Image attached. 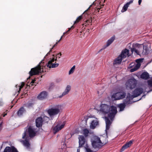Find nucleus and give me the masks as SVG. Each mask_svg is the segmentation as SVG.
<instances>
[{
	"mask_svg": "<svg viewBox=\"0 0 152 152\" xmlns=\"http://www.w3.org/2000/svg\"><path fill=\"white\" fill-rule=\"evenodd\" d=\"M53 56H54V55H53Z\"/></svg>",
	"mask_w": 152,
	"mask_h": 152,
	"instance_id": "e2e57ef3",
	"label": "nucleus"
},
{
	"mask_svg": "<svg viewBox=\"0 0 152 152\" xmlns=\"http://www.w3.org/2000/svg\"><path fill=\"white\" fill-rule=\"evenodd\" d=\"M104 6V5H101V7L100 8H98L97 9V10L98 11V12H99V10L100 9V8H102V7H103Z\"/></svg>",
	"mask_w": 152,
	"mask_h": 152,
	"instance_id": "a18cd8bd",
	"label": "nucleus"
},
{
	"mask_svg": "<svg viewBox=\"0 0 152 152\" xmlns=\"http://www.w3.org/2000/svg\"><path fill=\"white\" fill-rule=\"evenodd\" d=\"M48 95V93L46 91H43L40 93L38 96V98L40 100H43L45 99Z\"/></svg>",
	"mask_w": 152,
	"mask_h": 152,
	"instance_id": "412c9836",
	"label": "nucleus"
},
{
	"mask_svg": "<svg viewBox=\"0 0 152 152\" xmlns=\"http://www.w3.org/2000/svg\"><path fill=\"white\" fill-rule=\"evenodd\" d=\"M83 18V15H82L79 16L78 17H77L76 20L75 21L74 23V24H75L77 23H78L81 20H82Z\"/></svg>",
	"mask_w": 152,
	"mask_h": 152,
	"instance_id": "473e14b6",
	"label": "nucleus"
},
{
	"mask_svg": "<svg viewBox=\"0 0 152 152\" xmlns=\"http://www.w3.org/2000/svg\"><path fill=\"white\" fill-rule=\"evenodd\" d=\"M105 0H104V2H105Z\"/></svg>",
	"mask_w": 152,
	"mask_h": 152,
	"instance_id": "680f3d73",
	"label": "nucleus"
},
{
	"mask_svg": "<svg viewBox=\"0 0 152 152\" xmlns=\"http://www.w3.org/2000/svg\"><path fill=\"white\" fill-rule=\"evenodd\" d=\"M91 6V5L87 10H85V12H84V13H83V14L86 13L87 14V12L88 11V10L90 9Z\"/></svg>",
	"mask_w": 152,
	"mask_h": 152,
	"instance_id": "a19ab883",
	"label": "nucleus"
},
{
	"mask_svg": "<svg viewBox=\"0 0 152 152\" xmlns=\"http://www.w3.org/2000/svg\"><path fill=\"white\" fill-rule=\"evenodd\" d=\"M24 83L22 82L21 83V85L20 86L18 85V84L16 85L15 87L16 88H19L18 90L17 88V91L18 93V94L20 93V91H21V89L24 86Z\"/></svg>",
	"mask_w": 152,
	"mask_h": 152,
	"instance_id": "cd10ccee",
	"label": "nucleus"
},
{
	"mask_svg": "<svg viewBox=\"0 0 152 152\" xmlns=\"http://www.w3.org/2000/svg\"><path fill=\"white\" fill-rule=\"evenodd\" d=\"M106 122V132L107 133V131L110 128V126L112 124V122L110 121L108 117H105V118Z\"/></svg>",
	"mask_w": 152,
	"mask_h": 152,
	"instance_id": "a211bd4d",
	"label": "nucleus"
},
{
	"mask_svg": "<svg viewBox=\"0 0 152 152\" xmlns=\"http://www.w3.org/2000/svg\"><path fill=\"white\" fill-rule=\"evenodd\" d=\"M42 75H41V77L42 78Z\"/></svg>",
	"mask_w": 152,
	"mask_h": 152,
	"instance_id": "13d9d810",
	"label": "nucleus"
},
{
	"mask_svg": "<svg viewBox=\"0 0 152 152\" xmlns=\"http://www.w3.org/2000/svg\"><path fill=\"white\" fill-rule=\"evenodd\" d=\"M58 43V42H56V44H55L54 45H55V46H56V45H57Z\"/></svg>",
	"mask_w": 152,
	"mask_h": 152,
	"instance_id": "5fc2aeb1",
	"label": "nucleus"
},
{
	"mask_svg": "<svg viewBox=\"0 0 152 152\" xmlns=\"http://www.w3.org/2000/svg\"><path fill=\"white\" fill-rule=\"evenodd\" d=\"M80 149L78 148L77 150V152H80Z\"/></svg>",
	"mask_w": 152,
	"mask_h": 152,
	"instance_id": "603ef678",
	"label": "nucleus"
},
{
	"mask_svg": "<svg viewBox=\"0 0 152 152\" xmlns=\"http://www.w3.org/2000/svg\"><path fill=\"white\" fill-rule=\"evenodd\" d=\"M61 38H60V39L57 42H58V43L61 40Z\"/></svg>",
	"mask_w": 152,
	"mask_h": 152,
	"instance_id": "864d4df0",
	"label": "nucleus"
},
{
	"mask_svg": "<svg viewBox=\"0 0 152 152\" xmlns=\"http://www.w3.org/2000/svg\"><path fill=\"white\" fill-rule=\"evenodd\" d=\"M60 106L57 105L56 108H51L49 109L47 111V112L50 116L56 115L60 112Z\"/></svg>",
	"mask_w": 152,
	"mask_h": 152,
	"instance_id": "39448f33",
	"label": "nucleus"
},
{
	"mask_svg": "<svg viewBox=\"0 0 152 152\" xmlns=\"http://www.w3.org/2000/svg\"><path fill=\"white\" fill-rule=\"evenodd\" d=\"M111 107L105 104H102L100 105L99 111L104 114L109 113Z\"/></svg>",
	"mask_w": 152,
	"mask_h": 152,
	"instance_id": "423d86ee",
	"label": "nucleus"
},
{
	"mask_svg": "<svg viewBox=\"0 0 152 152\" xmlns=\"http://www.w3.org/2000/svg\"><path fill=\"white\" fill-rule=\"evenodd\" d=\"M43 122L45 123H47L49 120V118L47 116H44L42 118Z\"/></svg>",
	"mask_w": 152,
	"mask_h": 152,
	"instance_id": "f704fd0d",
	"label": "nucleus"
},
{
	"mask_svg": "<svg viewBox=\"0 0 152 152\" xmlns=\"http://www.w3.org/2000/svg\"><path fill=\"white\" fill-rule=\"evenodd\" d=\"M123 58L119 55L114 61L113 64L115 65L117 64H120Z\"/></svg>",
	"mask_w": 152,
	"mask_h": 152,
	"instance_id": "a878e982",
	"label": "nucleus"
},
{
	"mask_svg": "<svg viewBox=\"0 0 152 152\" xmlns=\"http://www.w3.org/2000/svg\"><path fill=\"white\" fill-rule=\"evenodd\" d=\"M58 65L59 64L58 63H52V64H51V65H49V66H47V67L49 68H54L57 67Z\"/></svg>",
	"mask_w": 152,
	"mask_h": 152,
	"instance_id": "2f4dec72",
	"label": "nucleus"
},
{
	"mask_svg": "<svg viewBox=\"0 0 152 152\" xmlns=\"http://www.w3.org/2000/svg\"><path fill=\"white\" fill-rule=\"evenodd\" d=\"M141 61V59H139L136 60V62L137 63L136 64H135L134 63H132L130 64L129 65V67L130 68H132L133 66L135 65L133 68L130 69V71L131 72H133L137 70L140 66L141 64L140 63V62Z\"/></svg>",
	"mask_w": 152,
	"mask_h": 152,
	"instance_id": "0eeeda50",
	"label": "nucleus"
},
{
	"mask_svg": "<svg viewBox=\"0 0 152 152\" xmlns=\"http://www.w3.org/2000/svg\"><path fill=\"white\" fill-rule=\"evenodd\" d=\"M42 118L41 117L37 118L36 120V125L37 127H42L43 122Z\"/></svg>",
	"mask_w": 152,
	"mask_h": 152,
	"instance_id": "f3484780",
	"label": "nucleus"
},
{
	"mask_svg": "<svg viewBox=\"0 0 152 152\" xmlns=\"http://www.w3.org/2000/svg\"><path fill=\"white\" fill-rule=\"evenodd\" d=\"M141 45L138 43H133L132 45V47L130 48L131 50L132 53L134 52L137 55H139L140 52L139 51L137 50L136 48H140Z\"/></svg>",
	"mask_w": 152,
	"mask_h": 152,
	"instance_id": "9b49d317",
	"label": "nucleus"
},
{
	"mask_svg": "<svg viewBox=\"0 0 152 152\" xmlns=\"http://www.w3.org/2000/svg\"><path fill=\"white\" fill-rule=\"evenodd\" d=\"M142 0H139L138 1V4L139 5H140L141 4V2H142Z\"/></svg>",
	"mask_w": 152,
	"mask_h": 152,
	"instance_id": "09e8293b",
	"label": "nucleus"
},
{
	"mask_svg": "<svg viewBox=\"0 0 152 152\" xmlns=\"http://www.w3.org/2000/svg\"><path fill=\"white\" fill-rule=\"evenodd\" d=\"M23 134L22 138L24 139L26 137L31 138L34 137L36 134L35 129L33 126L28 125L26 128Z\"/></svg>",
	"mask_w": 152,
	"mask_h": 152,
	"instance_id": "f03ea898",
	"label": "nucleus"
},
{
	"mask_svg": "<svg viewBox=\"0 0 152 152\" xmlns=\"http://www.w3.org/2000/svg\"><path fill=\"white\" fill-rule=\"evenodd\" d=\"M55 46V45H54L53 46V47H52V48H51V49H50V52H52V49H53V48Z\"/></svg>",
	"mask_w": 152,
	"mask_h": 152,
	"instance_id": "de8ad7c7",
	"label": "nucleus"
},
{
	"mask_svg": "<svg viewBox=\"0 0 152 152\" xmlns=\"http://www.w3.org/2000/svg\"><path fill=\"white\" fill-rule=\"evenodd\" d=\"M144 46H143V50L144 49Z\"/></svg>",
	"mask_w": 152,
	"mask_h": 152,
	"instance_id": "bf43d9fd",
	"label": "nucleus"
},
{
	"mask_svg": "<svg viewBox=\"0 0 152 152\" xmlns=\"http://www.w3.org/2000/svg\"><path fill=\"white\" fill-rule=\"evenodd\" d=\"M68 32H67V31L66 32H64L63 35L61 36V39H62V38L64 36L65 34H68Z\"/></svg>",
	"mask_w": 152,
	"mask_h": 152,
	"instance_id": "ea45409f",
	"label": "nucleus"
},
{
	"mask_svg": "<svg viewBox=\"0 0 152 152\" xmlns=\"http://www.w3.org/2000/svg\"><path fill=\"white\" fill-rule=\"evenodd\" d=\"M54 58H53L49 61L48 63L45 66L44 65V62H42V61H41L36 66L31 69V70L29 72V75L30 76H32L33 75H38L42 72H46V66H49V65L52 64V63L54 62Z\"/></svg>",
	"mask_w": 152,
	"mask_h": 152,
	"instance_id": "f257e3e1",
	"label": "nucleus"
},
{
	"mask_svg": "<svg viewBox=\"0 0 152 152\" xmlns=\"http://www.w3.org/2000/svg\"><path fill=\"white\" fill-rule=\"evenodd\" d=\"M65 125V124L63 123L62 124H58L56 126H55L53 128V131L54 134H56L59 131L61 130L64 128Z\"/></svg>",
	"mask_w": 152,
	"mask_h": 152,
	"instance_id": "f8f14e48",
	"label": "nucleus"
},
{
	"mask_svg": "<svg viewBox=\"0 0 152 152\" xmlns=\"http://www.w3.org/2000/svg\"><path fill=\"white\" fill-rule=\"evenodd\" d=\"M108 46H107V44H106V45H104V46H103L102 48L98 52L99 53V52H101L102 50H103L105 49H106V48Z\"/></svg>",
	"mask_w": 152,
	"mask_h": 152,
	"instance_id": "58836bf2",
	"label": "nucleus"
},
{
	"mask_svg": "<svg viewBox=\"0 0 152 152\" xmlns=\"http://www.w3.org/2000/svg\"><path fill=\"white\" fill-rule=\"evenodd\" d=\"M75 66L74 65L73 66V67L69 71V75H70L72 74L75 71Z\"/></svg>",
	"mask_w": 152,
	"mask_h": 152,
	"instance_id": "c9c22d12",
	"label": "nucleus"
},
{
	"mask_svg": "<svg viewBox=\"0 0 152 152\" xmlns=\"http://www.w3.org/2000/svg\"><path fill=\"white\" fill-rule=\"evenodd\" d=\"M90 20H86V21H85V23H84L83 25H84V24H86L85 25L86 26V25H87V23H88V22L90 21Z\"/></svg>",
	"mask_w": 152,
	"mask_h": 152,
	"instance_id": "37998d69",
	"label": "nucleus"
},
{
	"mask_svg": "<svg viewBox=\"0 0 152 152\" xmlns=\"http://www.w3.org/2000/svg\"><path fill=\"white\" fill-rule=\"evenodd\" d=\"M115 39V37H113L108 40L107 42V46H109L113 42Z\"/></svg>",
	"mask_w": 152,
	"mask_h": 152,
	"instance_id": "c85d7f7f",
	"label": "nucleus"
},
{
	"mask_svg": "<svg viewBox=\"0 0 152 152\" xmlns=\"http://www.w3.org/2000/svg\"><path fill=\"white\" fill-rule=\"evenodd\" d=\"M71 89V86L69 85H68L67 86L64 91L62 95H60L58 96L59 98H61L67 94L69 91Z\"/></svg>",
	"mask_w": 152,
	"mask_h": 152,
	"instance_id": "5701e85b",
	"label": "nucleus"
},
{
	"mask_svg": "<svg viewBox=\"0 0 152 152\" xmlns=\"http://www.w3.org/2000/svg\"><path fill=\"white\" fill-rule=\"evenodd\" d=\"M140 77L142 79L147 80L149 78V75L147 72H144L141 75Z\"/></svg>",
	"mask_w": 152,
	"mask_h": 152,
	"instance_id": "bb28decb",
	"label": "nucleus"
},
{
	"mask_svg": "<svg viewBox=\"0 0 152 152\" xmlns=\"http://www.w3.org/2000/svg\"><path fill=\"white\" fill-rule=\"evenodd\" d=\"M30 139V138H28V136L26 137L24 139L25 140L22 141L23 145L26 147L27 149L28 150H30V144L29 142Z\"/></svg>",
	"mask_w": 152,
	"mask_h": 152,
	"instance_id": "2eb2a0df",
	"label": "nucleus"
},
{
	"mask_svg": "<svg viewBox=\"0 0 152 152\" xmlns=\"http://www.w3.org/2000/svg\"><path fill=\"white\" fill-rule=\"evenodd\" d=\"M99 121L97 120H94L92 121L90 125V127L92 129H94L96 126L99 125Z\"/></svg>",
	"mask_w": 152,
	"mask_h": 152,
	"instance_id": "4be33fe9",
	"label": "nucleus"
},
{
	"mask_svg": "<svg viewBox=\"0 0 152 152\" xmlns=\"http://www.w3.org/2000/svg\"><path fill=\"white\" fill-rule=\"evenodd\" d=\"M62 54L61 53H59L57 54L56 56L58 57V58H60Z\"/></svg>",
	"mask_w": 152,
	"mask_h": 152,
	"instance_id": "79ce46f5",
	"label": "nucleus"
},
{
	"mask_svg": "<svg viewBox=\"0 0 152 152\" xmlns=\"http://www.w3.org/2000/svg\"><path fill=\"white\" fill-rule=\"evenodd\" d=\"M79 138V147H81L84 146L86 142L84 137L83 135H80Z\"/></svg>",
	"mask_w": 152,
	"mask_h": 152,
	"instance_id": "4468645a",
	"label": "nucleus"
},
{
	"mask_svg": "<svg viewBox=\"0 0 152 152\" xmlns=\"http://www.w3.org/2000/svg\"><path fill=\"white\" fill-rule=\"evenodd\" d=\"M35 81V80H32L31 82V83H34Z\"/></svg>",
	"mask_w": 152,
	"mask_h": 152,
	"instance_id": "3c124183",
	"label": "nucleus"
},
{
	"mask_svg": "<svg viewBox=\"0 0 152 152\" xmlns=\"http://www.w3.org/2000/svg\"><path fill=\"white\" fill-rule=\"evenodd\" d=\"M51 52H50V51L45 56V57H46L48 56L50 54V53Z\"/></svg>",
	"mask_w": 152,
	"mask_h": 152,
	"instance_id": "8fccbe9b",
	"label": "nucleus"
},
{
	"mask_svg": "<svg viewBox=\"0 0 152 152\" xmlns=\"http://www.w3.org/2000/svg\"><path fill=\"white\" fill-rule=\"evenodd\" d=\"M126 106L125 104H124V103L119 104L118 107L120 108V111H123Z\"/></svg>",
	"mask_w": 152,
	"mask_h": 152,
	"instance_id": "c756f323",
	"label": "nucleus"
},
{
	"mask_svg": "<svg viewBox=\"0 0 152 152\" xmlns=\"http://www.w3.org/2000/svg\"><path fill=\"white\" fill-rule=\"evenodd\" d=\"M4 152H18L17 149L14 146L6 147Z\"/></svg>",
	"mask_w": 152,
	"mask_h": 152,
	"instance_id": "dca6fc26",
	"label": "nucleus"
},
{
	"mask_svg": "<svg viewBox=\"0 0 152 152\" xmlns=\"http://www.w3.org/2000/svg\"><path fill=\"white\" fill-rule=\"evenodd\" d=\"M83 134L85 137H87L89 133V130L86 128H85L83 129Z\"/></svg>",
	"mask_w": 152,
	"mask_h": 152,
	"instance_id": "7c9ffc66",
	"label": "nucleus"
},
{
	"mask_svg": "<svg viewBox=\"0 0 152 152\" xmlns=\"http://www.w3.org/2000/svg\"><path fill=\"white\" fill-rule=\"evenodd\" d=\"M149 87L151 88L152 87V78L147 81ZM152 91V89H151L150 91Z\"/></svg>",
	"mask_w": 152,
	"mask_h": 152,
	"instance_id": "72a5a7b5",
	"label": "nucleus"
},
{
	"mask_svg": "<svg viewBox=\"0 0 152 152\" xmlns=\"http://www.w3.org/2000/svg\"><path fill=\"white\" fill-rule=\"evenodd\" d=\"M33 105V104L31 102H30L27 103L26 104V107H27L29 108L30 107H31Z\"/></svg>",
	"mask_w": 152,
	"mask_h": 152,
	"instance_id": "e433bc0d",
	"label": "nucleus"
},
{
	"mask_svg": "<svg viewBox=\"0 0 152 152\" xmlns=\"http://www.w3.org/2000/svg\"><path fill=\"white\" fill-rule=\"evenodd\" d=\"M105 143L102 142L100 138L97 137H95L94 140L91 141L92 146L96 151L98 150Z\"/></svg>",
	"mask_w": 152,
	"mask_h": 152,
	"instance_id": "7ed1b4c3",
	"label": "nucleus"
},
{
	"mask_svg": "<svg viewBox=\"0 0 152 152\" xmlns=\"http://www.w3.org/2000/svg\"><path fill=\"white\" fill-rule=\"evenodd\" d=\"M26 111V109L23 107H21L17 112V115L19 116H21Z\"/></svg>",
	"mask_w": 152,
	"mask_h": 152,
	"instance_id": "393cba45",
	"label": "nucleus"
},
{
	"mask_svg": "<svg viewBox=\"0 0 152 152\" xmlns=\"http://www.w3.org/2000/svg\"><path fill=\"white\" fill-rule=\"evenodd\" d=\"M7 115L6 114H4V115H3V117H4V116H5Z\"/></svg>",
	"mask_w": 152,
	"mask_h": 152,
	"instance_id": "6e6d98bb",
	"label": "nucleus"
},
{
	"mask_svg": "<svg viewBox=\"0 0 152 152\" xmlns=\"http://www.w3.org/2000/svg\"><path fill=\"white\" fill-rule=\"evenodd\" d=\"M126 95L125 92H117L113 94L112 96L113 98L116 100H119L124 98Z\"/></svg>",
	"mask_w": 152,
	"mask_h": 152,
	"instance_id": "1a4fd4ad",
	"label": "nucleus"
},
{
	"mask_svg": "<svg viewBox=\"0 0 152 152\" xmlns=\"http://www.w3.org/2000/svg\"><path fill=\"white\" fill-rule=\"evenodd\" d=\"M132 143L133 141L132 140H130L127 142H126L125 144L122 146L120 151V152H123L125 149L129 147L132 145Z\"/></svg>",
	"mask_w": 152,
	"mask_h": 152,
	"instance_id": "6ab92c4d",
	"label": "nucleus"
},
{
	"mask_svg": "<svg viewBox=\"0 0 152 152\" xmlns=\"http://www.w3.org/2000/svg\"><path fill=\"white\" fill-rule=\"evenodd\" d=\"M57 57L56 56V59H55V61H56V60H57Z\"/></svg>",
	"mask_w": 152,
	"mask_h": 152,
	"instance_id": "4d7b16f0",
	"label": "nucleus"
},
{
	"mask_svg": "<svg viewBox=\"0 0 152 152\" xmlns=\"http://www.w3.org/2000/svg\"><path fill=\"white\" fill-rule=\"evenodd\" d=\"M109 113H110L108 114V116L110 120H112L114 118L117 113L116 107L114 106H111L110 110Z\"/></svg>",
	"mask_w": 152,
	"mask_h": 152,
	"instance_id": "6e6552de",
	"label": "nucleus"
},
{
	"mask_svg": "<svg viewBox=\"0 0 152 152\" xmlns=\"http://www.w3.org/2000/svg\"><path fill=\"white\" fill-rule=\"evenodd\" d=\"M74 26H72L71 28H69L68 30L67 31V32H69V31H70L71 29L72 28H74Z\"/></svg>",
	"mask_w": 152,
	"mask_h": 152,
	"instance_id": "c03bdc74",
	"label": "nucleus"
},
{
	"mask_svg": "<svg viewBox=\"0 0 152 152\" xmlns=\"http://www.w3.org/2000/svg\"><path fill=\"white\" fill-rule=\"evenodd\" d=\"M126 87L128 89L134 88L136 85V80L134 78L129 79L126 83Z\"/></svg>",
	"mask_w": 152,
	"mask_h": 152,
	"instance_id": "20e7f679",
	"label": "nucleus"
},
{
	"mask_svg": "<svg viewBox=\"0 0 152 152\" xmlns=\"http://www.w3.org/2000/svg\"><path fill=\"white\" fill-rule=\"evenodd\" d=\"M55 46V45H54L53 46V47H52V48H51V49H50V52H52V49H53V48Z\"/></svg>",
	"mask_w": 152,
	"mask_h": 152,
	"instance_id": "49530a36",
	"label": "nucleus"
},
{
	"mask_svg": "<svg viewBox=\"0 0 152 152\" xmlns=\"http://www.w3.org/2000/svg\"><path fill=\"white\" fill-rule=\"evenodd\" d=\"M133 1V0H130L129 2H127L126 4L124 5L123 6L122 9L121 10V12H123L127 10V8L129 6V5L130 4L132 3Z\"/></svg>",
	"mask_w": 152,
	"mask_h": 152,
	"instance_id": "b1692460",
	"label": "nucleus"
},
{
	"mask_svg": "<svg viewBox=\"0 0 152 152\" xmlns=\"http://www.w3.org/2000/svg\"><path fill=\"white\" fill-rule=\"evenodd\" d=\"M145 50H146V49H145Z\"/></svg>",
	"mask_w": 152,
	"mask_h": 152,
	"instance_id": "052dcab7",
	"label": "nucleus"
},
{
	"mask_svg": "<svg viewBox=\"0 0 152 152\" xmlns=\"http://www.w3.org/2000/svg\"><path fill=\"white\" fill-rule=\"evenodd\" d=\"M129 51L127 49H125L123 50L120 54V56L123 59L126 58L127 57H129L130 55H129Z\"/></svg>",
	"mask_w": 152,
	"mask_h": 152,
	"instance_id": "ddd939ff",
	"label": "nucleus"
},
{
	"mask_svg": "<svg viewBox=\"0 0 152 152\" xmlns=\"http://www.w3.org/2000/svg\"><path fill=\"white\" fill-rule=\"evenodd\" d=\"M133 99L131 98L130 94L128 93L127 97L124 100V103L126 105L132 104V102L131 101V99Z\"/></svg>",
	"mask_w": 152,
	"mask_h": 152,
	"instance_id": "aec40b11",
	"label": "nucleus"
},
{
	"mask_svg": "<svg viewBox=\"0 0 152 152\" xmlns=\"http://www.w3.org/2000/svg\"><path fill=\"white\" fill-rule=\"evenodd\" d=\"M86 152H93V151L91 150L90 148H88L86 145V147H85Z\"/></svg>",
	"mask_w": 152,
	"mask_h": 152,
	"instance_id": "4c0bfd02",
	"label": "nucleus"
},
{
	"mask_svg": "<svg viewBox=\"0 0 152 152\" xmlns=\"http://www.w3.org/2000/svg\"><path fill=\"white\" fill-rule=\"evenodd\" d=\"M143 92V89L142 88H137L133 92V94L131 95L132 98L137 97L140 96Z\"/></svg>",
	"mask_w": 152,
	"mask_h": 152,
	"instance_id": "9d476101",
	"label": "nucleus"
}]
</instances>
